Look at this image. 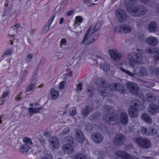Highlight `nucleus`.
Returning <instances> with one entry per match:
<instances>
[{
    "instance_id": "13d9d810",
    "label": "nucleus",
    "mask_w": 159,
    "mask_h": 159,
    "mask_svg": "<svg viewBox=\"0 0 159 159\" xmlns=\"http://www.w3.org/2000/svg\"><path fill=\"white\" fill-rule=\"evenodd\" d=\"M21 94V92H20V93L18 94L17 96L15 97V100L16 101H18L20 100H21V98L20 97Z\"/></svg>"
},
{
    "instance_id": "c85d7f7f",
    "label": "nucleus",
    "mask_w": 159,
    "mask_h": 159,
    "mask_svg": "<svg viewBox=\"0 0 159 159\" xmlns=\"http://www.w3.org/2000/svg\"><path fill=\"white\" fill-rule=\"evenodd\" d=\"M148 27L149 32H153L156 31L157 29L156 23L155 22H151L149 24Z\"/></svg>"
},
{
    "instance_id": "603ef678",
    "label": "nucleus",
    "mask_w": 159,
    "mask_h": 159,
    "mask_svg": "<svg viewBox=\"0 0 159 159\" xmlns=\"http://www.w3.org/2000/svg\"><path fill=\"white\" fill-rule=\"evenodd\" d=\"M50 26L49 25H46L43 30V32L44 33H46L49 30Z\"/></svg>"
},
{
    "instance_id": "aec40b11",
    "label": "nucleus",
    "mask_w": 159,
    "mask_h": 159,
    "mask_svg": "<svg viewBox=\"0 0 159 159\" xmlns=\"http://www.w3.org/2000/svg\"><path fill=\"white\" fill-rule=\"evenodd\" d=\"M148 110L149 113L151 115H155L156 113L159 112V105H157L153 104L150 105Z\"/></svg>"
},
{
    "instance_id": "ddd939ff",
    "label": "nucleus",
    "mask_w": 159,
    "mask_h": 159,
    "mask_svg": "<svg viewBox=\"0 0 159 159\" xmlns=\"http://www.w3.org/2000/svg\"><path fill=\"white\" fill-rule=\"evenodd\" d=\"M91 137L93 141L98 144L102 143L103 139L102 135L98 132L93 133L91 135Z\"/></svg>"
},
{
    "instance_id": "09e8293b",
    "label": "nucleus",
    "mask_w": 159,
    "mask_h": 159,
    "mask_svg": "<svg viewBox=\"0 0 159 159\" xmlns=\"http://www.w3.org/2000/svg\"><path fill=\"white\" fill-rule=\"evenodd\" d=\"M76 20L78 23H81L83 21V17L82 16H78L75 17Z\"/></svg>"
},
{
    "instance_id": "f257e3e1",
    "label": "nucleus",
    "mask_w": 159,
    "mask_h": 159,
    "mask_svg": "<svg viewBox=\"0 0 159 159\" xmlns=\"http://www.w3.org/2000/svg\"><path fill=\"white\" fill-rule=\"evenodd\" d=\"M144 109V106L141 102L138 100H132L130 104V107L128 110V114L132 118H134L138 116V111H142Z\"/></svg>"
},
{
    "instance_id": "052dcab7",
    "label": "nucleus",
    "mask_w": 159,
    "mask_h": 159,
    "mask_svg": "<svg viewBox=\"0 0 159 159\" xmlns=\"http://www.w3.org/2000/svg\"><path fill=\"white\" fill-rule=\"evenodd\" d=\"M66 41L65 39H62L61 40V41L60 42V43L61 44V45H65L66 44Z\"/></svg>"
},
{
    "instance_id": "37998d69",
    "label": "nucleus",
    "mask_w": 159,
    "mask_h": 159,
    "mask_svg": "<svg viewBox=\"0 0 159 159\" xmlns=\"http://www.w3.org/2000/svg\"><path fill=\"white\" fill-rule=\"evenodd\" d=\"M14 52V50L13 49H9V50H6L4 53L3 55H9L11 54Z\"/></svg>"
},
{
    "instance_id": "bb28decb",
    "label": "nucleus",
    "mask_w": 159,
    "mask_h": 159,
    "mask_svg": "<svg viewBox=\"0 0 159 159\" xmlns=\"http://www.w3.org/2000/svg\"><path fill=\"white\" fill-rule=\"evenodd\" d=\"M86 93L89 97H93L94 93V88L91 85L87 86Z\"/></svg>"
},
{
    "instance_id": "20e7f679",
    "label": "nucleus",
    "mask_w": 159,
    "mask_h": 159,
    "mask_svg": "<svg viewBox=\"0 0 159 159\" xmlns=\"http://www.w3.org/2000/svg\"><path fill=\"white\" fill-rule=\"evenodd\" d=\"M103 119L106 122L112 125L117 124L119 122V117L117 114H105Z\"/></svg>"
},
{
    "instance_id": "9d476101",
    "label": "nucleus",
    "mask_w": 159,
    "mask_h": 159,
    "mask_svg": "<svg viewBox=\"0 0 159 159\" xmlns=\"http://www.w3.org/2000/svg\"><path fill=\"white\" fill-rule=\"evenodd\" d=\"M116 15L118 22H123L127 19V15L122 9H118L116 11Z\"/></svg>"
},
{
    "instance_id": "bf43d9fd",
    "label": "nucleus",
    "mask_w": 159,
    "mask_h": 159,
    "mask_svg": "<svg viewBox=\"0 0 159 159\" xmlns=\"http://www.w3.org/2000/svg\"><path fill=\"white\" fill-rule=\"evenodd\" d=\"M104 109H105V111L107 112H110L111 111V108L109 106H105V107L104 108Z\"/></svg>"
},
{
    "instance_id": "72a5a7b5",
    "label": "nucleus",
    "mask_w": 159,
    "mask_h": 159,
    "mask_svg": "<svg viewBox=\"0 0 159 159\" xmlns=\"http://www.w3.org/2000/svg\"><path fill=\"white\" fill-rule=\"evenodd\" d=\"M20 147V152L23 153L27 152L30 148L29 146L27 144L21 145Z\"/></svg>"
},
{
    "instance_id": "a18cd8bd",
    "label": "nucleus",
    "mask_w": 159,
    "mask_h": 159,
    "mask_svg": "<svg viewBox=\"0 0 159 159\" xmlns=\"http://www.w3.org/2000/svg\"><path fill=\"white\" fill-rule=\"evenodd\" d=\"M102 68L103 70L106 72L109 71L110 69V66H109L106 64H104L102 67Z\"/></svg>"
},
{
    "instance_id": "7c9ffc66",
    "label": "nucleus",
    "mask_w": 159,
    "mask_h": 159,
    "mask_svg": "<svg viewBox=\"0 0 159 159\" xmlns=\"http://www.w3.org/2000/svg\"><path fill=\"white\" fill-rule=\"evenodd\" d=\"M51 97L53 100L56 99L58 97L59 93L58 91L52 89L50 91Z\"/></svg>"
},
{
    "instance_id": "f03ea898",
    "label": "nucleus",
    "mask_w": 159,
    "mask_h": 159,
    "mask_svg": "<svg viewBox=\"0 0 159 159\" xmlns=\"http://www.w3.org/2000/svg\"><path fill=\"white\" fill-rule=\"evenodd\" d=\"M128 58L130 61V63L132 65H133L134 62L138 64L141 63L143 61L142 53L136 52H132L129 54Z\"/></svg>"
},
{
    "instance_id": "5fc2aeb1",
    "label": "nucleus",
    "mask_w": 159,
    "mask_h": 159,
    "mask_svg": "<svg viewBox=\"0 0 159 159\" xmlns=\"http://www.w3.org/2000/svg\"><path fill=\"white\" fill-rule=\"evenodd\" d=\"M55 16V15H53V16H52L50 19H49L48 23L47 24V25H49V26H50V25L51 24L53 20L54 19V18Z\"/></svg>"
},
{
    "instance_id": "b1692460",
    "label": "nucleus",
    "mask_w": 159,
    "mask_h": 159,
    "mask_svg": "<svg viewBox=\"0 0 159 159\" xmlns=\"http://www.w3.org/2000/svg\"><path fill=\"white\" fill-rule=\"evenodd\" d=\"M36 81L35 77H33L31 80L30 84L28 85L26 89L27 92L32 91L34 89L35 86V84Z\"/></svg>"
},
{
    "instance_id": "9b49d317",
    "label": "nucleus",
    "mask_w": 159,
    "mask_h": 159,
    "mask_svg": "<svg viewBox=\"0 0 159 159\" xmlns=\"http://www.w3.org/2000/svg\"><path fill=\"white\" fill-rule=\"evenodd\" d=\"M109 88L111 90H117L121 94H124L125 92L123 86L119 83H112L110 85Z\"/></svg>"
},
{
    "instance_id": "7ed1b4c3",
    "label": "nucleus",
    "mask_w": 159,
    "mask_h": 159,
    "mask_svg": "<svg viewBox=\"0 0 159 159\" xmlns=\"http://www.w3.org/2000/svg\"><path fill=\"white\" fill-rule=\"evenodd\" d=\"M135 142L139 146L143 149H149L151 147L150 141L147 138L138 137L135 139Z\"/></svg>"
},
{
    "instance_id": "393cba45",
    "label": "nucleus",
    "mask_w": 159,
    "mask_h": 159,
    "mask_svg": "<svg viewBox=\"0 0 159 159\" xmlns=\"http://www.w3.org/2000/svg\"><path fill=\"white\" fill-rule=\"evenodd\" d=\"M92 108L89 106L85 107L81 110V114L84 117H86L89 113L92 111Z\"/></svg>"
},
{
    "instance_id": "423d86ee",
    "label": "nucleus",
    "mask_w": 159,
    "mask_h": 159,
    "mask_svg": "<svg viewBox=\"0 0 159 159\" xmlns=\"http://www.w3.org/2000/svg\"><path fill=\"white\" fill-rule=\"evenodd\" d=\"M132 30V27L127 24H123L118 26L115 29L116 32L120 34H127L130 32Z\"/></svg>"
},
{
    "instance_id": "f3484780",
    "label": "nucleus",
    "mask_w": 159,
    "mask_h": 159,
    "mask_svg": "<svg viewBox=\"0 0 159 159\" xmlns=\"http://www.w3.org/2000/svg\"><path fill=\"white\" fill-rule=\"evenodd\" d=\"M125 139L126 138L124 135L122 134H116L113 141L114 143L116 145H121L125 141Z\"/></svg>"
},
{
    "instance_id": "dca6fc26",
    "label": "nucleus",
    "mask_w": 159,
    "mask_h": 159,
    "mask_svg": "<svg viewBox=\"0 0 159 159\" xmlns=\"http://www.w3.org/2000/svg\"><path fill=\"white\" fill-rule=\"evenodd\" d=\"M50 146L51 149L55 150L58 148L59 146V139L56 136H52L49 139Z\"/></svg>"
},
{
    "instance_id": "4c0bfd02",
    "label": "nucleus",
    "mask_w": 159,
    "mask_h": 159,
    "mask_svg": "<svg viewBox=\"0 0 159 159\" xmlns=\"http://www.w3.org/2000/svg\"><path fill=\"white\" fill-rule=\"evenodd\" d=\"M63 141L65 142H68L71 143L73 142V138L70 136H67L63 139Z\"/></svg>"
},
{
    "instance_id": "864d4df0",
    "label": "nucleus",
    "mask_w": 159,
    "mask_h": 159,
    "mask_svg": "<svg viewBox=\"0 0 159 159\" xmlns=\"http://www.w3.org/2000/svg\"><path fill=\"white\" fill-rule=\"evenodd\" d=\"M51 133L49 131H46L44 133V135L47 138H48L50 136Z\"/></svg>"
},
{
    "instance_id": "58836bf2",
    "label": "nucleus",
    "mask_w": 159,
    "mask_h": 159,
    "mask_svg": "<svg viewBox=\"0 0 159 159\" xmlns=\"http://www.w3.org/2000/svg\"><path fill=\"white\" fill-rule=\"evenodd\" d=\"M70 131V128L68 127H66L63 130V131L59 134V135L61 136L66 135L69 133Z\"/></svg>"
},
{
    "instance_id": "4468645a",
    "label": "nucleus",
    "mask_w": 159,
    "mask_h": 159,
    "mask_svg": "<svg viewBox=\"0 0 159 159\" xmlns=\"http://www.w3.org/2000/svg\"><path fill=\"white\" fill-rule=\"evenodd\" d=\"M111 58L116 61H119L122 57V54L116 50H109Z\"/></svg>"
},
{
    "instance_id": "69168bd1",
    "label": "nucleus",
    "mask_w": 159,
    "mask_h": 159,
    "mask_svg": "<svg viewBox=\"0 0 159 159\" xmlns=\"http://www.w3.org/2000/svg\"><path fill=\"white\" fill-rule=\"evenodd\" d=\"M20 25L19 24H16L12 27H13L15 29H17V30L18 28L20 27Z\"/></svg>"
},
{
    "instance_id": "cd10ccee",
    "label": "nucleus",
    "mask_w": 159,
    "mask_h": 159,
    "mask_svg": "<svg viewBox=\"0 0 159 159\" xmlns=\"http://www.w3.org/2000/svg\"><path fill=\"white\" fill-rule=\"evenodd\" d=\"M146 99L147 101L150 102H153L156 100V97L155 95L152 93H148L146 95Z\"/></svg>"
},
{
    "instance_id": "4d7b16f0",
    "label": "nucleus",
    "mask_w": 159,
    "mask_h": 159,
    "mask_svg": "<svg viewBox=\"0 0 159 159\" xmlns=\"http://www.w3.org/2000/svg\"><path fill=\"white\" fill-rule=\"evenodd\" d=\"M65 83V82L64 81H62L60 83L59 86V89L61 90L63 89Z\"/></svg>"
},
{
    "instance_id": "5701e85b",
    "label": "nucleus",
    "mask_w": 159,
    "mask_h": 159,
    "mask_svg": "<svg viewBox=\"0 0 159 159\" xmlns=\"http://www.w3.org/2000/svg\"><path fill=\"white\" fill-rule=\"evenodd\" d=\"M141 118L145 122L149 124L152 123V119L149 115L148 114L144 113L141 115Z\"/></svg>"
},
{
    "instance_id": "c03bdc74",
    "label": "nucleus",
    "mask_w": 159,
    "mask_h": 159,
    "mask_svg": "<svg viewBox=\"0 0 159 159\" xmlns=\"http://www.w3.org/2000/svg\"><path fill=\"white\" fill-rule=\"evenodd\" d=\"M76 108L73 107L71 108L70 109V113L72 116H74L76 113Z\"/></svg>"
},
{
    "instance_id": "2eb2a0df",
    "label": "nucleus",
    "mask_w": 159,
    "mask_h": 159,
    "mask_svg": "<svg viewBox=\"0 0 159 159\" xmlns=\"http://www.w3.org/2000/svg\"><path fill=\"white\" fill-rule=\"evenodd\" d=\"M136 2V0H124V4L128 12L131 13L134 7H135L134 5Z\"/></svg>"
},
{
    "instance_id": "f8f14e48",
    "label": "nucleus",
    "mask_w": 159,
    "mask_h": 159,
    "mask_svg": "<svg viewBox=\"0 0 159 159\" xmlns=\"http://www.w3.org/2000/svg\"><path fill=\"white\" fill-rule=\"evenodd\" d=\"M126 86L131 93L136 95L138 93L139 88L136 84L132 82H129L126 84Z\"/></svg>"
},
{
    "instance_id": "de8ad7c7",
    "label": "nucleus",
    "mask_w": 159,
    "mask_h": 159,
    "mask_svg": "<svg viewBox=\"0 0 159 159\" xmlns=\"http://www.w3.org/2000/svg\"><path fill=\"white\" fill-rule=\"evenodd\" d=\"M155 48H154L153 50H152L150 48H148L146 49V51L147 52L152 54L157 52V51L155 50Z\"/></svg>"
},
{
    "instance_id": "c9c22d12",
    "label": "nucleus",
    "mask_w": 159,
    "mask_h": 159,
    "mask_svg": "<svg viewBox=\"0 0 159 159\" xmlns=\"http://www.w3.org/2000/svg\"><path fill=\"white\" fill-rule=\"evenodd\" d=\"M120 70L122 72L125 73L127 75L132 77H134L135 76V74L132 73L128 70H126L123 68H120Z\"/></svg>"
},
{
    "instance_id": "8fccbe9b",
    "label": "nucleus",
    "mask_w": 159,
    "mask_h": 159,
    "mask_svg": "<svg viewBox=\"0 0 159 159\" xmlns=\"http://www.w3.org/2000/svg\"><path fill=\"white\" fill-rule=\"evenodd\" d=\"M39 141L40 143L43 145L46 144L45 139L42 137H40L39 139Z\"/></svg>"
},
{
    "instance_id": "412c9836",
    "label": "nucleus",
    "mask_w": 159,
    "mask_h": 159,
    "mask_svg": "<svg viewBox=\"0 0 159 159\" xmlns=\"http://www.w3.org/2000/svg\"><path fill=\"white\" fill-rule=\"evenodd\" d=\"M75 137L79 142L82 143L84 142V137L81 130L77 129L76 130Z\"/></svg>"
},
{
    "instance_id": "0e129e2a",
    "label": "nucleus",
    "mask_w": 159,
    "mask_h": 159,
    "mask_svg": "<svg viewBox=\"0 0 159 159\" xmlns=\"http://www.w3.org/2000/svg\"><path fill=\"white\" fill-rule=\"evenodd\" d=\"M74 11L73 10H71L68 11L66 13V15L67 16H70L72 15L74 13Z\"/></svg>"
},
{
    "instance_id": "0eeeda50",
    "label": "nucleus",
    "mask_w": 159,
    "mask_h": 159,
    "mask_svg": "<svg viewBox=\"0 0 159 159\" xmlns=\"http://www.w3.org/2000/svg\"><path fill=\"white\" fill-rule=\"evenodd\" d=\"M141 133L146 136H150L156 135L158 133L157 129L151 126L148 127L142 126L141 127Z\"/></svg>"
},
{
    "instance_id": "4be33fe9",
    "label": "nucleus",
    "mask_w": 159,
    "mask_h": 159,
    "mask_svg": "<svg viewBox=\"0 0 159 159\" xmlns=\"http://www.w3.org/2000/svg\"><path fill=\"white\" fill-rule=\"evenodd\" d=\"M62 150L68 154H70L74 152V149L72 146L69 144H66L63 145L62 147Z\"/></svg>"
},
{
    "instance_id": "a211bd4d",
    "label": "nucleus",
    "mask_w": 159,
    "mask_h": 159,
    "mask_svg": "<svg viewBox=\"0 0 159 159\" xmlns=\"http://www.w3.org/2000/svg\"><path fill=\"white\" fill-rule=\"evenodd\" d=\"M116 154L118 156L116 159H132V156L129 154L124 151L120 150L117 151L116 152Z\"/></svg>"
},
{
    "instance_id": "a878e982",
    "label": "nucleus",
    "mask_w": 159,
    "mask_h": 159,
    "mask_svg": "<svg viewBox=\"0 0 159 159\" xmlns=\"http://www.w3.org/2000/svg\"><path fill=\"white\" fill-rule=\"evenodd\" d=\"M120 122L124 124H127L128 122V116L127 114L124 112L121 113L120 115Z\"/></svg>"
},
{
    "instance_id": "774afa93",
    "label": "nucleus",
    "mask_w": 159,
    "mask_h": 159,
    "mask_svg": "<svg viewBox=\"0 0 159 159\" xmlns=\"http://www.w3.org/2000/svg\"><path fill=\"white\" fill-rule=\"evenodd\" d=\"M154 70L155 71L156 74L157 75H159V69L158 68H156Z\"/></svg>"
},
{
    "instance_id": "e433bc0d",
    "label": "nucleus",
    "mask_w": 159,
    "mask_h": 159,
    "mask_svg": "<svg viewBox=\"0 0 159 159\" xmlns=\"http://www.w3.org/2000/svg\"><path fill=\"white\" fill-rule=\"evenodd\" d=\"M17 31V29H15L13 27H12L9 31V35L11 37H14Z\"/></svg>"
},
{
    "instance_id": "338daca9",
    "label": "nucleus",
    "mask_w": 159,
    "mask_h": 159,
    "mask_svg": "<svg viewBox=\"0 0 159 159\" xmlns=\"http://www.w3.org/2000/svg\"><path fill=\"white\" fill-rule=\"evenodd\" d=\"M155 85L154 84V83H148L147 86L149 87H151Z\"/></svg>"
},
{
    "instance_id": "2f4dec72",
    "label": "nucleus",
    "mask_w": 159,
    "mask_h": 159,
    "mask_svg": "<svg viewBox=\"0 0 159 159\" xmlns=\"http://www.w3.org/2000/svg\"><path fill=\"white\" fill-rule=\"evenodd\" d=\"M43 109L42 107L36 108L30 107L28 109L30 113L36 114L39 112V111Z\"/></svg>"
},
{
    "instance_id": "1a4fd4ad",
    "label": "nucleus",
    "mask_w": 159,
    "mask_h": 159,
    "mask_svg": "<svg viewBox=\"0 0 159 159\" xmlns=\"http://www.w3.org/2000/svg\"><path fill=\"white\" fill-rule=\"evenodd\" d=\"M92 28V27L90 26L87 30L84 39L81 42L82 44H84L85 45H88L93 43L95 41L93 37V36L94 35L92 36L91 35V33L89 34L90 31Z\"/></svg>"
},
{
    "instance_id": "6e6d98bb",
    "label": "nucleus",
    "mask_w": 159,
    "mask_h": 159,
    "mask_svg": "<svg viewBox=\"0 0 159 159\" xmlns=\"http://www.w3.org/2000/svg\"><path fill=\"white\" fill-rule=\"evenodd\" d=\"M9 94V93L7 91L4 92L3 93L1 98L2 99H4Z\"/></svg>"
},
{
    "instance_id": "49530a36",
    "label": "nucleus",
    "mask_w": 159,
    "mask_h": 159,
    "mask_svg": "<svg viewBox=\"0 0 159 159\" xmlns=\"http://www.w3.org/2000/svg\"><path fill=\"white\" fill-rule=\"evenodd\" d=\"M33 57V55L32 54H28L27 56L26 57L25 59V60L27 62H29V61L30 60L32 59Z\"/></svg>"
},
{
    "instance_id": "f704fd0d",
    "label": "nucleus",
    "mask_w": 159,
    "mask_h": 159,
    "mask_svg": "<svg viewBox=\"0 0 159 159\" xmlns=\"http://www.w3.org/2000/svg\"><path fill=\"white\" fill-rule=\"evenodd\" d=\"M101 26L100 23H97L94 27L93 29L92 30L91 33V35L92 36L94 35V33L97 31L99 28Z\"/></svg>"
},
{
    "instance_id": "79ce46f5",
    "label": "nucleus",
    "mask_w": 159,
    "mask_h": 159,
    "mask_svg": "<svg viewBox=\"0 0 159 159\" xmlns=\"http://www.w3.org/2000/svg\"><path fill=\"white\" fill-rule=\"evenodd\" d=\"M23 141L24 143L30 145H31L32 144V143L30 139L25 137L23 139Z\"/></svg>"
},
{
    "instance_id": "ea45409f",
    "label": "nucleus",
    "mask_w": 159,
    "mask_h": 159,
    "mask_svg": "<svg viewBox=\"0 0 159 159\" xmlns=\"http://www.w3.org/2000/svg\"><path fill=\"white\" fill-rule=\"evenodd\" d=\"M74 159H86V157L84 155L79 154L75 155Z\"/></svg>"
},
{
    "instance_id": "39448f33",
    "label": "nucleus",
    "mask_w": 159,
    "mask_h": 159,
    "mask_svg": "<svg viewBox=\"0 0 159 159\" xmlns=\"http://www.w3.org/2000/svg\"><path fill=\"white\" fill-rule=\"evenodd\" d=\"M18 15V12L17 10L13 11L12 8L8 7L5 10L3 16H7V20H12L16 17Z\"/></svg>"
},
{
    "instance_id": "c756f323",
    "label": "nucleus",
    "mask_w": 159,
    "mask_h": 159,
    "mask_svg": "<svg viewBox=\"0 0 159 159\" xmlns=\"http://www.w3.org/2000/svg\"><path fill=\"white\" fill-rule=\"evenodd\" d=\"M94 82L99 87H104L105 85V81L101 78H95Z\"/></svg>"
},
{
    "instance_id": "3c124183",
    "label": "nucleus",
    "mask_w": 159,
    "mask_h": 159,
    "mask_svg": "<svg viewBox=\"0 0 159 159\" xmlns=\"http://www.w3.org/2000/svg\"><path fill=\"white\" fill-rule=\"evenodd\" d=\"M82 84L80 82L79 83L77 86L76 90V91H80L82 90Z\"/></svg>"
},
{
    "instance_id": "473e14b6",
    "label": "nucleus",
    "mask_w": 159,
    "mask_h": 159,
    "mask_svg": "<svg viewBox=\"0 0 159 159\" xmlns=\"http://www.w3.org/2000/svg\"><path fill=\"white\" fill-rule=\"evenodd\" d=\"M139 74L141 76H147L148 75L147 70L145 68L142 67L140 68Z\"/></svg>"
},
{
    "instance_id": "680f3d73",
    "label": "nucleus",
    "mask_w": 159,
    "mask_h": 159,
    "mask_svg": "<svg viewBox=\"0 0 159 159\" xmlns=\"http://www.w3.org/2000/svg\"><path fill=\"white\" fill-rule=\"evenodd\" d=\"M153 58L155 61L159 60V53L157 54L154 56Z\"/></svg>"
},
{
    "instance_id": "e2e57ef3",
    "label": "nucleus",
    "mask_w": 159,
    "mask_h": 159,
    "mask_svg": "<svg viewBox=\"0 0 159 159\" xmlns=\"http://www.w3.org/2000/svg\"><path fill=\"white\" fill-rule=\"evenodd\" d=\"M141 2L146 4H149L150 1L149 0H139Z\"/></svg>"
},
{
    "instance_id": "6ab92c4d",
    "label": "nucleus",
    "mask_w": 159,
    "mask_h": 159,
    "mask_svg": "<svg viewBox=\"0 0 159 159\" xmlns=\"http://www.w3.org/2000/svg\"><path fill=\"white\" fill-rule=\"evenodd\" d=\"M147 44L152 46H156L158 43V39L155 37L149 36L145 40Z\"/></svg>"
},
{
    "instance_id": "6e6552de",
    "label": "nucleus",
    "mask_w": 159,
    "mask_h": 159,
    "mask_svg": "<svg viewBox=\"0 0 159 159\" xmlns=\"http://www.w3.org/2000/svg\"><path fill=\"white\" fill-rule=\"evenodd\" d=\"M146 11L145 7L142 6L134 7L130 13L133 16H141L145 14Z\"/></svg>"
},
{
    "instance_id": "a19ab883",
    "label": "nucleus",
    "mask_w": 159,
    "mask_h": 159,
    "mask_svg": "<svg viewBox=\"0 0 159 159\" xmlns=\"http://www.w3.org/2000/svg\"><path fill=\"white\" fill-rule=\"evenodd\" d=\"M83 2L84 4L87 5L88 7H91L95 5L93 3L90 2L89 0H84Z\"/></svg>"
}]
</instances>
